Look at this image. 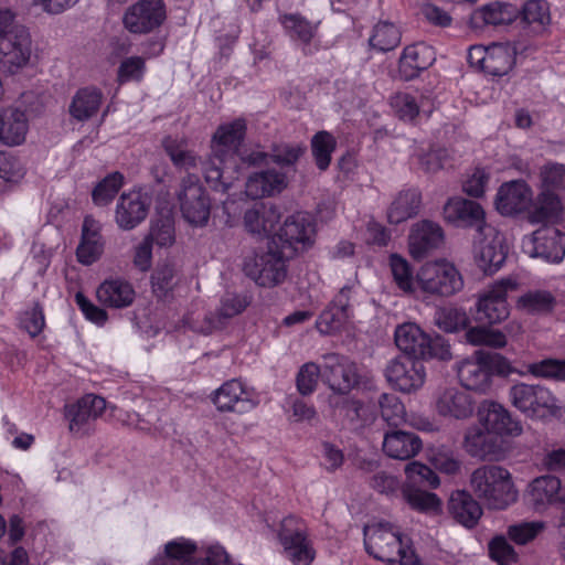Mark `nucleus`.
I'll list each match as a JSON object with an SVG mask.
<instances>
[{
	"instance_id": "f257e3e1",
	"label": "nucleus",
	"mask_w": 565,
	"mask_h": 565,
	"mask_svg": "<svg viewBox=\"0 0 565 565\" xmlns=\"http://www.w3.org/2000/svg\"><path fill=\"white\" fill-rule=\"evenodd\" d=\"M246 132L244 119L221 125L212 140V156L204 162L205 181L215 191L226 192L234 179L235 157Z\"/></svg>"
},
{
	"instance_id": "ea45409f",
	"label": "nucleus",
	"mask_w": 565,
	"mask_h": 565,
	"mask_svg": "<svg viewBox=\"0 0 565 565\" xmlns=\"http://www.w3.org/2000/svg\"><path fill=\"white\" fill-rule=\"evenodd\" d=\"M556 305L555 296L544 289L529 290L520 296L515 302L518 310L527 315H548L553 311Z\"/></svg>"
},
{
	"instance_id": "bf43d9fd",
	"label": "nucleus",
	"mask_w": 565,
	"mask_h": 565,
	"mask_svg": "<svg viewBox=\"0 0 565 565\" xmlns=\"http://www.w3.org/2000/svg\"><path fill=\"white\" fill-rule=\"evenodd\" d=\"M382 418L391 426H398L405 420V407L393 394L383 393L379 398Z\"/></svg>"
},
{
	"instance_id": "8fccbe9b",
	"label": "nucleus",
	"mask_w": 565,
	"mask_h": 565,
	"mask_svg": "<svg viewBox=\"0 0 565 565\" xmlns=\"http://www.w3.org/2000/svg\"><path fill=\"white\" fill-rule=\"evenodd\" d=\"M401 42L399 30L390 22H380L374 29L370 38V44L380 52L394 50Z\"/></svg>"
},
{
	"instance_id": "473e14b6",
	"label": "nucleus",
	"mask_w": 565,
	"mask_h": 565,
	"mask_svg": "<svg viewBox=\"0 0 565 565\" xmlns=\"http://www.w3.org/2000/svg\"><path fill=\"white\" fill-rule=\"evenodd\" d=\"M434 60L431 47L424 43H417L404 49L398 70L403 78L408 81L416 77L420 71L429 67Z\"/></svg>"
},
{
	"instance_id": "13d9d810",
	"label": "nucleus",
	"mask_w": 565,
	"mask_h": 565,
	"mask_svg": "<svg viewBox=\"0 0 565 565\" xmlns=\"http://www.w3.org/2000/svg\"><path fill=\"white\" fill-rule=\"evenodd\" d=\"M435 321L437 326L446 332H456L466 329L469 324V318L465 310L448 307L436 312Z\"/></svg>"
},
{
	"instance_id": "393cba45",
	"label": "nucleus",
	"mask_w": 565,
	"mask_h": 565,
	"mask_svg": "<svg viewBox=\"0 0 565 565\" xmlns=\"http://www.w3.org/2000/svg\"><path fill=\"white\" fill-rule=\"evenodd\" d=\"M526 498L536 511H543L551 504L565 503V489L557 477L542 476L529 484Z\"/></svg>"
},
{
	"instance_id": "79ce46f5",
	"label": "nucleus",
	"mask_w": 565,
	"mask_h": 565,
	"mask_svg": "<svg viewBox=\"0 0 565 565\" xmlns=\"http://www.w3.org/2000/svg\"><path fill=\"white\" fill-rule=\"evenodd\" d=\"M519 14V9L509 3H492L476 10L472 21L478 24L480 21L490 25H503L511 23Z\"/></svg>"
},
{
	"instance_id": "4d7b16f0",
	"label": "nucleus",
	"mask_w": 565,
	"mask_h": 565,
	"mask_svg": "<svg viewBox=\"0 0 565 565\" xmlns=\"http://www.w3.org/2000/svg\"><path fill=\"white\" fill-rule=\"evenodd\" d=\"M153 292L158 297H166L178 282V271L174 265L164 263L159 265L151 277Z\"/></svg>"
},
{
	"instance_id": "a211bd4d",
	"label": "nucleus",
	"mask_w": 565,
	"mask_h": 565,
	"mask_svg": "<svg viewBox=\"0 0 565 565\" xmlns=\"http://www.w3.org/2000/svg\"><path fill=\"white\" fill-rule=\"evenodd\" d=\"M523 249L531 257L558 263L565 256V234L553 226H543L523 241Z\"/></svg>"
},
{
	"instance_id": "a878e982",
	"label": "nucleus",
	"mask_w": 565,
	"mask_h": 565,
	"mask_svg": "<svg viewBox=\"0 0 565 565\" xmlns=\"http://www.w3.org/2000/svg\"><path fill=\"white\" fill-rule=\"evenodd\" d=\"M328 405L334 416L347 420L352 429L362 428L374 419L370 409L359 399L348 395L329 394Z\"/></svg>"
},
{
	"instance_id": "4c0bfd02",
	"label": "nucleus",
	"mask_w": 565,
	"mask_h": 565,
	"mask_svg": "<svg viewBox=\"0 0 565 565\" xmlns=\"http://www.w3.org/2000/svg\"><path fill=\"white\" fill-rule=\"evenodd\" d=\"M103 103V93L96 87H84L76 92L71 105L70 114L78 121H86L94 117Z\"/></svg>"
},
{
	"instance_id": "69168bd1",
	"label": "nucleus",
	"mask_w": 565,
	"mask_h": 565,
	"mask_svg": "<svg viewBox=\"0 0 565 565\" xmlns=\"http://www.w3.org/2000/svg\"><path fill=\"white\" fill-rule=\"evenodd\" d=\"M308 529L305 522L294 515L285 518L278 531L280 544H289L292 540L307 537Z\"/></svg>"
},
{
	"instance_id": "1a4fd4ad",
	"label": "nucleus",
	"mask_w": 565,
	"mask_h": 565,
	"mask_svg": "<svg viewBox=\"0 0 565 565\" xmlns=\"http://www.w3.org/2000/svg\"><path fill=\"white\" fill-rule=\"evenodd\" d=\"M509 397L512 405L529 417H543L558 409L554 394L540 384H514L509 391Z\"/></svg>"
},
{
	"instance_id": "0eeeda50",
	"label": "nucleus",
	"mask_w": 565,
	"mask_h": 565,
	"mask_svg": "<svg viewBox=\"0 0 565 565\" xmlns=\"http://www.w3.org/2000/svg\"><path fill=\"white\" fill-rule=\"evenodd\" d=\"M417 288L431 296L449 297L460 291L463 280L454 266L447 260L427 262L416 273Z\"/></svg>"
},
{
	"instance_id": "cd10ccee",
	"label": "nucleus",
	"mask_w": 565,
	"mask_h": 565,
	"mask_svg": "<svg viewBox=\"0 0 565 565\" xmlns=\"http://www.w3.org/2000/svg\"><path fill=\"white\" fill-rule=\"evenodd\" d=\"M29 119L24 110L6 107L0 110V141L9 147L20 146L25 141Z\"/></svg>"
},
{
	"instance_id": "09e8293b",
	"label": "nucleus",
	"mask_w": 565,
	"mask_h": 565,
	"mask_svg": "<svg viewBox=\"0 0 565 565\" xmlns=\"http://www.w3.org/2000/svg\"><path fill=\"white\" fill-rule=\"evenodd\" d=\"M390 267L398 289L406 294H414L417 288V282L409 263L404 257L392 254L390 256Z\"/></svg>"
},
{
	"instance_id": "f704fd0d",
	"label": "nucleus",
	"mask_w": 565,
	"mask_h": 565,
	"mask_svg": "<svg viewBox=\"0 0 565 565\" xmlns=\"http://www.w3.org/2000/svg\"><path fill=\"white\" fill-rule=\"evenodd\" d=\"M422 195L417 189L399 191L387 209V220L391 224H401L419 213Z\"/></svg>"
},
{
	"instance_id": "b1692460",
	"label": "nucleus",
	"mask_w": 565,
	"mask_h": 565,
	"mask_svg": "<svg viewBox=\"0 0 565 565\" xmlns=\"http://www.w3.org/2000/svg\"><path fill=\"white\" fill-rule=\"evenodd\" d=\"M444 217L456 225L475 226L477 233L489 225L484 221V211L475 201L462 198H452L444 206Z\"/></svg>"
},
{
	"instance_id": "de8ad7c7",
	"label": "nucleus",
	"mask_w": 565,
	"mask_h": 565,
	"mask_svg": "<svg viewBox=\"0 0 565 565\" xmlns=\"http://www.w3.org/2000/svg\"><path fill=\"white\" fill-rule=\"evenodd\" d=\"M306 146L301 142H280L271 146L269 159L284 168L295 167L298 160L305 154Z\"/></svg>"
},
{
	"instance_id": "603ef678",
	"label": "nucleus",
	"mask_w": 565,
	"mask_h": 565,
	"mask_svg": "<svg viewBox=\"0 0 565 565\" xmlns=\"http://www.w3.org/2000/svg\"><path fill=\"white\" fill-rule=\"evenodd\" d=\"M406 481L404 486L417 488H437L439 486L438 476L428 466L412 461L405 466Z\"/></svg>"
},
{
	"instance_id": "2eb2a0df",
	"label": "nucleus",
	"mask_w": 565,
	"mask_h": 565,
	"mask_svg": "<svg viewBox=\"0 0 565 565\" xmlns=\"http://www.w3.org/2000/svg\"><path fill=\"white\" fill-rule=\"evenodd\" d=\"M316 223L308 213L298 212L286 218L278 233L281 249L292 253L310 248L315 243Z\"/></svg>"
},
{
	"instance_id": "e433bc0d",
	"label": "nucleus",
	"mask_w": 565,
	"mask_h": 565,
	"mask_svg": "<svg viewBox=\"0 0 565 565\" xmlns=\"http://www.w3.org/2000/svg\"><path fill=\"white\" fill-rule=\"evenodd\" d=\"M563 211L561 199L551 190H543L532 202L527 220L532 224L547 223L557 220Z\"/></svg>"
},
{
	"instance_id": "680f3d73",
	"label": "nucleus",
	"mask_w": 565,
	"mask_h": 565,
	"mask_svg": "<svg viewBox=\"0 0 565 565\" xmlns=\"http://www.w3.org/2000/svg\"><path fill=\"white\" fill-rule=\"evenodd\" d=\"M350 317L344 311H339L331 305L319 316L316 327L322 334H332L340 331Z\"/></svg>"
},
{
	"instance_id": "0e129e2a",
	"label": "nucleus",
	"mask_w": 565,
	"mask_h": 565,
	"mask_svg": "<svg viewBox=\"0 0 565 565\" xmlns=\"http://www.w3.org/2000/svg\"><path fill=\"white\" fill-rule=\"evenodd\" d=\"M544 529V523L540 521L521 522L508 527V535L514 543L524 545L534 540Z\"/></svg>"
},
{
	"instance_id": "5fc2aeb1",
	"label": "nucleus",
	"mask_w": 565,
	"mask_h": 565,
	"mask_svg": "<svg viewBox=\"0 0 565 565\" xmlns=\"http://www.w3.org/2000/svg\"><path fill=\"white\" fill-rule=\"evenodd\" d=\"M124 184V175L113 172L105 177L93 190L92 196L96 205L109 204Z\"/></svg>"
},
{
	"instance_id": "39448f33",
	"label": "nucleus",
	"mask_w": 565,
	"mask_h": 565,
	"mask_svg": "<svg viewBox=\"0 0 565 565\" xmlns=\"http://www.w3.org/2000/svg\"><path fill=\"white\" fill-rule=\"evenodd\" d=\"M510 372L509 361L498 353L477 351L457 367L458 379L463 387L478 393H487L492 384L494 373Z\"/></svg>"
},
{
	"instance_id": "5701e85b",
	"label": "nucleus",
	"mask_w": 565,
	"mask_h": 565,
	"mask_svg": "<svg viewBox=\"0 0 565 565\" xmlns=\"http://www.w3.org/2000/svg\"><path fill=\"white\" fill-rule=\"evenodd\" d=\"M479 423L497 438L502 435L518 436L521 425L513 420L510 413L495 402H483L478 411Z\"/></svg>"
},
{
	"instance_id": "3c124183",
	"label": "nucleus",
	"mask_w": 565,
	"mask_h": 565,
	"mask_svg": "<svg viewBox=\"0 0 565 565\" xmlns=\"http://www.w3.org/2000/svg\"><path fill=\"white\" fill-rule=\"evenodd\" d=\"M404 500L415 510L420 512L438 511L440 500L435 493L427 492L423 488L403 486Z\"/></svg>"
},
{
	"instance_id": "aec40b11",
	"label": "nucleus",
	"mask_w": 565,
	"mask_h": 565,
	"mask_svg": "<svg viewBox=\"0 0 565 565\" xmlns=\"http://www.w3.org/2000/svg\"><path fill=\"white\" fill-rule=\"evenodd\" d=\"M533 192L526 182L514 180L502 184L495 196V207L504 216H512L530 210Z\"/></svg>"
},
{
	"instance_id": "dca6fc26",
	"label": "nucleus",
	"mask_w": 565,
	"mask_h": 565,
	"mask_svg": "<svg viewBox=\"0 0 565 565\" xmlns=\"http://www.w3.org/2000/svg\"><path fill=\"white\" fill-rule=\"evenodd\" d=\"M473 252L479 268L486 274L495 273L507 258L503 238L491 225L477 233Z\"/></svg>"
},
{
	"instance_id": "a19ab883",
	"label": "nucleus",
	"mask_w": 565,
	"mask_h": 565,
	"mask_svg": "<svg viewBox=\"0 0 565 565\" xmlns=\"http://www.w3.org/2000/svg\"><path fill=\"white\" fill-rule=\"evenodd\" d=\"M280 21L288 35L303 45V52L312 54L313 49L310 43L316 35V26L299 14H285Z\"/></svg>"
},
{
	"instance_id": "f03ea898",
	"label": "nucleus",
	"mask_w": 565,
	"mask_h": 565,
	"mask_svg": "<svg viewBox=\"0 0 565 565\" xmlns=\"http://www.w3.org/2000/svg\"><path fill=\"white\" fill-rule=\"evenodd\" d=\"M364 545L374 558L390 565H419L409 539L399 529L385 521L373 522L364 526Z\"/></svg>"
},
{
	"instance_id": "4468645a",
	"label": "nucleus",
	"mask_w": 565,
	"mask_h": 565,
	"mask_svg": "<svg viewBox=\"0 0 565 565\" xmlns=\"http://www.w3.org/2000/svg\"><path fill=\"white\" fill-rule=\"evenodd\" d=\"M212 402L222 413L244 414L253 411L259 403L255 391L239 380L226 381L212 394Z\"/></svg>"
},
{
	"instance_id": "72a5a7b5",
	"label": "nucleus",
	"mask_w": 565,
	"mask_h": 565,
	"mask_svg": "<svg viewBox=\"0 0 565 565\" xmlns=\"http://www.w3.org/2000/svg\"><path fill=\"white\" fill-rule=\"evenodd\" d=\"M98 301L110 308H126L135 299L132 286L121 279L105 280L96 290Z\"/></svg>"
},
{
	"instance_id": "774afa93",
	"label": "nucleus",
	"mask_w": 565,
	"mask_h": 565,
	"mask_svg": "<svg viewBox=\"0 0 565 565\" xmlns=\"http://www.w3.org/2000/svg\"><path fill=\"white\" fill-rule=\"evenodd\" d=\"M489 554L499 565H512L518 555L505 537L497 536L489 543Z\"/></svg>"
},
{
	"instance_id": "f8f14e48",
	"label": "nucleus",
	"mask_w": 565,
	"mask_h": 565,
	"mask_svg": "<svg viewBox=\"0 0 565 565\" xmlns=\"http://www.w3.org/2000/svg\"><path fill=\"white\" fill-rule=\"evenodd\" d=\"M106 409V401L97 395L87 394L64 407V416L68 422V430L76 436L89 435L94 423Z\"/></svg>"
},
{
	"instance_id": "bb28decb",
	"label": "nucleus",
	"mask_w": 565,
	"mask_h": 565,
	"mask_svg": "<svg viewBox=\"0 0 565 565\" xmlns=\"http://www.w3.org/2000/svg\"><path fill=\"white\" fill-rule=\"evenodd\" d=\"M288 185L287 174L275 168L253 173L246 181V194L252 199L273 196Z\"/></svg>"
},
{
	"instance_id": "2f4dec72",
	"label": "nucleus",
	"mask_w": 565,
	"mask_h": 565,
	"mask_svg": "<svg viewBox=\"0 0 565 565\" xmlns=\"http://www.w3.org/2000/svg\"><path fill=\"white\" fill-rule=\"evenodd\" d=\"M428 335L415 323L408 322L398 326L395 330V343L406 353L405 356L424 360L427 352Z\"/></svg>"
},
{
	"instance_id": "6e6552de",
	"label": "nucleus",
	"mask_w": 565,
	"mask_h": 565,
	"mask_svg": "<svg viewBox=\"0 0 565 565\" xmlns=\"http://www.w3.org/2000/svg\"><path fill=\"white\" fill-rule=\"evenodd\" d=\"M519 281L507 277L492 284L479 295L476 303V320L481 323L497 324L504 321L510 315L507 301L509 294L516 291Z\"/></svg>"
},
{
	"instance_id": "7ed1b4c3",
	"label": "nucleus",
	"mask_w": 565,
	"mask_h": 565,
	"mask_svg": "<svg viewBox=\"0 0 565 565\" xmlns=\"http://www.w3.org/2000/svg\"><path fill=\"white\" fill-rule=\"evenodd\" d=\"M473 493L492 510H504L518 500L512 476L505 468L483 465L470 475Z\"/></svg>"
},
{
	"instance_id": "6e6d98bb",
	"label": "nucleus",
	"mask_w": 565,
	"mask_h": 565,
	"mask_svg": "<svg viewBox=\"0 0 565 565\" xmlns=\"http://www.w3.org/2000/svg\"><path fill=\"white\" fill-rule=\"evenodd\" d=\"M285 556L294 565H310L315 559L316 552L307 537L292 540L289 544H281Z\"/></svg>"
},
{
	"instance_id": "7c9ffc66",
	"label": "nucleus",
	"mask_w": 565,
	"mask_h": 565,
	"mask_svg": "<svg viewBox=\"0 0 565 565\" xmlns=\"http://www.w3.org/2000/svg\"><path fill=\"white\" fill-rule=\"evenodd\" d=\"M422 449V440L414 433L392 430L384 435V452L398 460H407L416 456Z\"/></svg>"
},
{
	"instance_id": "338daca9",
	"label": "nucleus",
	"mask_w": 565,
	"mask_h": 565,
	"mask_svg": "<svg viewBox=\"0 0 565 565\" xmlns=\"http://www.w3.org/2000/svg\"><path fill=\"white\" fill-rule=\"evenodd\" d=\"M20 160L10 152L0 151V178L7 182H19L24 177Z\"/></svg>"
},
{
	"instance_id": "37998d69",
	"label": "nucleus",
	"mask_w": 565,
	"mask_h": 565,
	"mask_svg": "<svg viewBox=\"0 0 565 565\" xmlns=\"http://www.w3.org/2000/svg\"><path fill=\"white\" fill-rule=\"evenodd\" d=\"M515 51L509 44H492L489 46L484 72L493 76L505 75L513 66Z\"/></svg>"
},
{
	"instance_id": "49530a36",
	"label": "nucleus",
	"mask_w": 565,
	"mask_h": 565,
	"mask_svg": "<svg viewBox=\"0 0 565 565\" xmlns=\"http://www.w3.org/2000/svg\"><path fill=\"white\" fill-rule=\"evenodd\" d=\"M335 147V138L326 130L317 132L311 138V152L319 170L324 171L329 168Z\"/></svg>"
},
{
	"instance_id": "a18cd8bd",
	"label": "nucleus",
	"mask_w": 565,
	"mask_h": 565,
	"mask_svg": "<svg viewBox=\"0 0 565 565\" xmlns=\"http://www.w3.org/2000/svg\"><path fill=\"white\" fill-rule=\"evenodd\" d=\"M465 338L469 344L475 347L500 349L507 345V337L502 331L486 326L469 328L465 333Z\"/></svg>"
},
{
	"instance_id": "e2e57ef3",
	"label": "nucleus",
	"mask_w": 565,
	"mask_h": 565,
	"mask_svg": "<svg viewBox=\"0 0 565 565\" xmlns=\"http://www.w3.org/2000/svg\"><path fill=\"white\" fill-rule=\"evenodd\" d=\"M322 373V365L313 362L303 364L297 374V388L301 395L311 394L318 384L319 376Z\"/></svg>"
},
{
	"instance_id": "052dcab7",
	"label": "nucleus",
	"mask_w": 565,
	"mask_h": 565,
	"mask_svg": "<svg viewBox=\"0 0 565 565\" xmlns=\"http://www.w3.org/2000/svg\"><path fill=\"white\" fill-rule=\"evenodd\" d=\"M527 373L535 377L565 381V359H545L526 366Z\"/></svg>"
},
{
	"instance_id": "ddd939ff",
	"label": "nucleus",
	"mask_w": 565,
	"mask_h": 565,
	"mask_svg": "<svg viewBox=\"0 0 565 565\" xmlns=\"http://www.w3.org/2000/svg\"><path fill=\"white\" fill-rule=\"evenodd\" d=\"M166 20L163 0H139L129 6L124 15L122 24L134 34H147L158 29Z\"/></svg>"
},
{
	"instance_id": "f3484780",
	"label": "nucleus",
	"mask_w": 565,
	"mask_h": 565,
	"mask_svg": "<svg viewBox=\"0 0 565 565\" xmlns=\"http://www.w3.org/2000/svg\"><path fill=\"white\" fill-rule=\"evenodd\" d=\"M385 377L401 392L411 393L420 388L425 383L426 369L422 360L398 356L386 365Z\"/></svg>"
},
{
	"instance_id": "4be33fe9",
	"label": "nucleus",
	"mask_w": 565,
	"mask_h": 565,
	"mask_svg": "<svg viewBox=\"0 0 565 565\" xmlns=\"http://www.w3.org/2000/svg\"><path fill=\"white\" fill-rule=\"evenodd\" d=\"M444 242V232L439 224L424 220L412 226L408 248L415 259L427 257L439 248Z\"/></svg>"
},
{
	"instance_id": "9b49d317",
	"label": "nucleus",
	"mask_w": 565,
	"mask_h": 565,
	"mask_svg": "<svg viewBox=\"0 0 565 565\" xmlns=\"http://www.w3.org/2000/svg\"><path fill=\"white\" fill-rule=\"evenodd\" d=\"M33 55V44L30 32L25 26H15L0 42V65L1 67L15 74L26 67Z\"/></svg>"
},
{
	"instance_id": "864d4df0",
	"label": "nucleus",
	"mask_w": 565,
	"mask_h": 565,
	"mask_svg": "<svg viewBox=\"0 0 565 565\" xmlns=\"http://www.w3.org/2000/svg\"><path fill=\"white\" fill-rule=\"evenodd\" d=\"M522 20L529 24L534 32L543 31L551 22L547 3L543 0L527 1L522 10Z\"/></svg>"
},
{
	"instance_id": "58836bf2",
	"label": "nucleus",
	"mask_w": 565,
	"mask_h": 565,
	"mask_svg": "<svg viewBox=\"0 0 565 565\" xmlns=\"http://www.w3.org/2000/svg\"><path fill=\"white\" fill-rule=\"evenodd\" d=\"M280 221L279 209L275 205L263 206L262 210L250 209L244 214V226L255 235H267Z\"/></svg>"
},
{
	"instance_id": "9d476101",
	"label": "nucleus",
	"mask_w": 565,
	"mask_h": 565,
	"mask_svg": "<svg viewBox=\"0 0 565 565\" xmlns=\"http://www.w3.org/2000/svg\"><path fill=\"white\" fill-rule=\"evenodd\" d=\"M178 200L182 215L190 224L206 225L210 218L211 203L195 174H188L182 179Z\"/></svg>"
},
{
	"instance_id": "423d86ee",
	"label": "nucleus",
	"mask_w": 565,
	"mask_h": 565,
	"mask_svg": "<svg viewBox=\"0 0 565 565\" xmlns=\"http://www.w3.org/2000/svg\"><path fill=\"white\" fill-rule=\"evenodd\" d=\"M289 254L279 248L276 239L266 252L257 253L244 263L245 274L262 287H275L287 277Z\"/></svg>"
},
{
	"instance_id": "c756f323",
	"label": "nucleus",
	"mask_w": 565,
	"mask_h": 565,
	"mask_svg": "<svg viewBox=\"0 0 565 565\" xmlns=\"http://www.w3.org/2000/svg\"><path fill=\"white\" fill-rule=\"evenodd\" d=\"M448 510L458 523L469 529L478 523L483 513L479 502L466 490H457L451 493Z\"/></svg>"
},
{
	"instance_id": "6ab92c4d",
	"label": "nucleus",
	"mask_w": 565,
	"mask_h": 565,
	"mask_svg": "<svg viewBox=\"0 0 565 565\" xmlns=\"http://www.w3.org/2000/svg\"><path fill=\"white\" fill-rule=\"evenodd\" d=\"M151 199L141 191L122 193L116 205L115 220L125 231H130L142 223L149 212Z\"/></svg>"
},
{
	"instance_id": "20e7f679",
	"label": "nucleus",
	"mask_w": 565,
	"mask_h": 565,
	"mask_svg": "<svg viewBox=\"0 0 565 565\" xmlns=\"http://www.w3.org/2000/svg\"><path fill=\"white\" fill-rule=\"evenodd\" d=\"M321 379L330 394L348 395L354 388H374L370 372L361 371L355 362L337 353L323 356Z\"/></svg>"
},
{
	"instance_id": "412c9836",
	"label": "nucleus",
	"mask_w": 565,
	"mask_h": 565,
	"mask_svg": "<svg viewBox=\"0 0 565 565\" xmlns=\"http://www.w3.org/2000/svg\"><path fill=\"white\" fill-rule=\"evenodd\" d=\"M435 407L443 417L462 420L473 414L475 402L466 391L448 386L436 393Z\"/></svg>"
},
{
	"instance_id": "c03bdc74",
	"label": "nucleus",
	"mask_w": 565,
	"mask_h": 565,
	"mask_svg": "<svg viewBox=\"0 0 565 565\" xmlns=\"http://www.w3.org/2000/svg\"><path fill=\"white\" fill-rule=\"evenodd\" d=\"M391 106L395 114L403 120L412 121L420 110L430 113L431 107L427 98L417 97L408 93H397L391 98Z\"/></svg>"
},
{
	"instance_id": "c85d7f7f",
	"label": "nucleus",
	"mask_w": 565,
	"mask_h": 565,
	"mask_svg": "<svg viewBox=\"0 0 565 565\" xmlns=\"http://www.w3.org/2000/svg\"><path fill=\"white\" fill-rule=\"evenodd\" d=\"M102 224L92 216H86L82 225V237L76 248L77 260L83 265H92L104 252V239L100 234Z\"/></svg>"
},
{
	"instance_id": "c9c22d12",
	"label": "nucleus",
	"mask_w": 565,
	"mask_h": 565,
	"mask_svg": "<svg viewBox=\"0 0 565 565\" xmlns=\"http://www.w3.org/2000/svg\"><path fill=\"white\" fill-rule=\"evenodd\" d=\"M463 448L471 457L486 459L495 454L498 438L481 425H475L465 434Z\"/></svg>"
}]
</instances>
